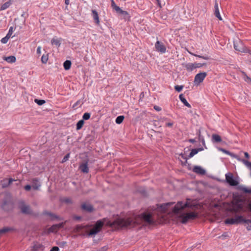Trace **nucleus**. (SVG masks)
<instances>
[{
  "label": "nucleus",
  "instance_id": "14",
  "mask_svg": "<svg viewBox=\"0 0 251 251\" xmlns=\"http://www.w3.org/2000/svg\"><path fill=\"white\" fill-rule=\"evenodd\" d=\"M32 247L33 248V250H35L36 251L39 250L43 251L44 249V246L38 242H34L33 245Z\"/></svg>",
  "mask_w": 251,
  "mask_h": 251
},
{
  "label": "nucleus",
  "instance_id": "2",
  "mask_svg": "<svg viewBox=\"0 0 251 251\" xmlns=\"http://www.w3.org/2000/svg\"><path fill=\"white\" fill-rule=\"evenodd\" d=\"M18 208L22 213L25 215H34V213L29 205L25 204L24 201H20L18 202Z\"/></svg>",
  "mask_w": 251,
  "mask_h": 251
},
{
  "label": "nucleus",
  "instance_id": "38",
  "mask_svg": "<svg viewBox=\"0 0 251 251\" xmlns=\"http://www.w3.org/2000/svg\"><path fill=\"white\" fill-rule=\"evenodd\" d=\"M51 43L52 44H55L56 46L59 47L60 46V41L58 39H55L54 38H53L51 41Z\"/></svg>",
  "mask_w": 251,
  "mask_h": 251
},
{
  "label": "nucleus",
  "instance_id": "8",
  "mask_svg": "<svg viewBox=\"0 0 251 251\" xmlns=\"http://www.w3.org/2000/svg\"><path fill=\"white\" fill-rule=\"evenodd\" d=\"M234 48L236 50H238L240 52H249L251 54V50H250L248 49H245L241 44L238 45V44H234Z\"/></svg>",
  "mask_w": 251,
  "mask_h": 251
},
{
  "label": "nucleus",
  "instance_id": "59",
  "mask_svg": "<svg viewBox=\"0 0 251 251\" xmlns=\"http://www.w3.org/2000/svg\"><path fill=\"white\" fill-rule=\"evenodd\" d=\"M245 81L248 83L251 82V78L248 76H246Z\"/></svg>",
  "mask_w": 251,
  "mask_h": 251
},
{
  "label": "nucleus",
  "instance_id": "13",
  "mask_svg": "<svg viewBox=\"0 0 251 251\" xmlns=\"http://www.w3.org/2000/svg\"><path fill=\"white\" fill-rule=\"evenodd\" d=\"M214 14L215 16L219 20H222V18L220 15L219 7H218V4L217 2V1L215 0V5H214Z\"/></svg>",
  "mask_w": 251,
  "mask_h": 251
},
{
  "label": "nucleus",
  "instance_id": "34",
  "mask_svg": "<svg viewBox=\"0 0 251 251\" xmlns=\"http://www.w3.org/2000/svg\"><path fill=\"white\" fill-rule=\"evenodd\" d=\"M120 14L123 15L124 16V18L126 20L129 18V14L128 12L126 11L123 10L121 9V10L119 12Z\"/></svg>",
  "mask_w": 251,
  "mask_h": 251
},
{
  "label": "nucleus",
  "instance_id": "48",
  "mask_svg": "<svg viewBox=\"0 0 251 251\" xmlns=\"http://www.w3.org/2000/svg\"><path fill=\"white\" fill-rule=\"evenodd\" d=\"M193 55L195 56H197V57H198L199 58H202V59H205V60H208L209 59V57L207 56H201V55H197V54H192Z\"/></svg>",
  "mask_w": 251,
  "mask_h": 251
},
{
  "label": "nucleus",
  "instance_id": "62",
  "mask_svg": "<svg viewBox=\"0 0 251 251\" xmlns=\"http://www.w3.org/2000/svg\"><path fill=\"white\" fill-rule=\"evenodd\" d=\"M47 232H48V230H44L41 233L42 235L44 236V235L49 234L50 233H48Z\"/></svg>",
  "mask_w": 251,
  "mask_h": 251
},
{
  "label": "nucleus",
  "instance_id": "18",
  "mask_svg": "<svg viewBox=\"0 0 251 251\" xmlns=\"http://www.w3.org/2000/svg\"><path fill=\"white\" fill-rule=\"evenodd\" d=\"M41 185L37 178H34L32 182V187L34 190H37L39 189Z\"/></svg>",
  "mask_w": 251,
  "mask_h": 251
},
{
  "label": "nucleus",
  "instance_id": "39",
  "mask_svg": "<svg viewBox=\"0 0 251 251\" xmlns=\"http://www.w3.org/2000/svg\"><path fill=\"white\" fill-rule=\"evenodd\" d=\"M34 101L38 104L39 105H42L43 104H44L46 101L45 100H38V99H35Z\"/></svg>",
  "mask_w": 251,
  "mask_h": 251
},
{
  "label": "nucleus",
  "instance_id": "24",
  "mask_svg": "<svg viewBox=\"0 0 251 251\" xmlns=\"http://www.w3.org/2000/svg\"><path fill=\"white\" fill-rule=\"evenodd\" d=\"M187 71H192L194 69H196L195 63H189L184 65Z\"/></svg>",
  "mask_w": 251,
  "mask_h": 251
},
{
  "label": "nucleus",
  "instance_id": "63",
  "mask_svg": "<svg viewBox=\"0 0 251 251\" xmlns=\"http://www.w3.org/2000/svg\"><path fill=\"white\" fill-rule=\"evenodd\" d=\"M174 125L173 122H170L166 124V126L171 127Z\"/></svg>",
  "mask_w": 251,
  "mask_h": 251
},
{
  "label": "nucleus",
  "instance_id": "25",
  "mask_svg": "<svg viewBox=\"0 0 251 251\" xmlns=\"http://www.w3.org/2000/svg\"><path fill=\"white\" fill-rule=\"evenodd\" d=\"M100 231V230H99V229H98L97 227L94 226L90 231L88 233V235L89 236H92L93 235H96Z\"/></svg>",
  "mask_w": 251,
  "mask_h": 251
},
{
  "label": "nucleus",
  "instance_id": "1",
  "mask_svg": "<svg viewBox=\"0 0 251 251\" xmlns=\"http://www.w3.org/2000/svg\"><path fill=\"white\" fill-rule=\"evenodd\" d=\"M174 202H169L161 204H156L152 206L150 210H148L140 214H133L132 216L126 218H118L115 220L111 226L118 229L122 228H133L140 225H151L155 223L153 216L157 214H167L169 215H177L181 222L186 224L189 220H193L198 217V214L195 212H183L185 208H189L193 209L196 205L193 203L189 199L186 201H178L173 206Z\"/></svg>",
  "mask_w": 251,
  "mask_h": 251
},
{
  "label": "nucleus",
  "instance_id": "54",
  "mask_svg": "<svg viewBox=\"0 0 251 251\" xmlns=\"http://www.w3.org/2000/svg\"><path fill=\"white\" fill-rule=\"evenodd\" d=\"M59 249L58 247H53L50 250V251H59Z\"/></svg>",
  "mask_w": 251,
  "mask_h": 251
},
{
  "label": "nucleus",
  "instance_id": "44",
  "mask_svg": "<svg viewBox=\"0 0 251 251\" xmlns=\"http://www.w3.org/2000/svg\"><path fill=\"white\" fill-rule=\"evenodd\" d=\"M179 156H181L182 158L185 159V162L187 163V160L189 159L188 156L185 155V153H181L179 154Z\"/></svg>",
  "mask_w": 251,
  "mask_h": 251
},
{
  "label": "nucleus",
  "instance_id": "37",
  "mask_svg": "<svg viewBox=\"0 0 251 251\" xmlns=\"http://www.w3.org/2000/svg\"><path fill=\"white\" fill-rule=\"evenodd\" d=\"M62 201L67 204H72L73 203L72 200L69 198H64Z\"/></svg>",
  "mask_w": 251,
  "mask_h": 251
},
{
  "label": "nucleus",
  "instance_id": "61",
  "mask_svg": "<svg viewBox=\"0 0 251 251\" xmlns=\"http://www.w3.org/2000/svg\"><path fill=\"white\" fill-rule=\"evenodd\" d=\"M41 47H38L37 49V53L39 54H41Z\"/></svg>",
  "mask_w": 251,
  "mask_h": 251
},
{
  "label": "nucleus",
  "instance_id": "9",
  "mask_svg": "<svg viewBox=\"0 0 251 251\" xmlns=\"http://www.w3.org/2000/svg\"><path fill=\"white\" fill-rule=\"evenodd\" d=\"M193 171L197 174L201 175H204L206 173L205 170L199 166H195L193 169Z\"/></svg>",
  "mask_w": 251,
  "mask_h": 251
},
{
  "label": "nucleus",
  "instance_id": "51",
  "mask_svg": "<svg viewBox=\"0 0 251 251\" xmlns=\"http://www.w3.org/2000/svg\"><path fill=\"white\" fill-rule=\"evenodd\" d=\"M66 244L67 242L66 241H61L58 243V245L60 247H64L66 245Z\"/></svg>",
  "mask_w": 251,
  "mask_h": 251
},
{
  "label": "nucleus",
  "instance_id": "47",
  "mask_svg": "<svg viewBox=\"0 0 251 251\" xmlns=\"http://www.w3.org/2000/svg\"><path fill=\"white\" fill-rule=\"evenodd\" d=\"M183 88V86L182 85H176L175 86V89L177 92H180Z\"/></svg>",
  "mask_w": 251,
  "mask_h": 251
},
{
  "label": "nucleus",
  "instance_id": "21",
  "mask_svg": "<svg viewBox=\"0 0 251 251\" xmlns=\"http://www.w3.org/2000/svg\"><path fill=\"white\" fill-rule=\"evenodd\" d=\"M43 214L45 215L49 216L50 217L51 220L58 219L59 218L58 216L48 211H45L43 212Z\"/></svg>",
  "mask_w": 251,
  "mask_h": 251
},
{
  "label": "nucleus",
  "instance_id": "7",
  "mask_svg": "<svg viewBox=\"0 0 251 251\" xmlns=\"http://www.w3.org/2000/svg\"><path fill=\"white\" fill-rule=\"evenodd\" d=\"M155 47L156 50L158 52H160L162 53H165L166 52V48L165 46L163 45V44L162 42L159 41H157L156 42L155 44Z\"/></svg>",
  "mask_w": 251,
  "mask_h": 251
},
{
  "label": "nucleus",
  "instance_id": "40",
  "mask_svg": "<svg viewBox=\"0 0 251 251\" xmlns=\"http://www.w3.org/2000/svg\"><path fill=\"white\" fill-rule=\"evenodd\" d=\"M14 181H15V180L12 179V178H9L8 181H7V185H4V184H2V187L3 188H5V187H8V186H9L12 183V182H13Z\"/></svg>",
  "mask_w": 251,
  "mask_h": 251
},
{
  "label": "nucleus",
  "instance_id": "52",
  "mask_svg": "<svg viewBox=\"0 0 251 251\" xmlns=\"http://www.w3.org/2000/svg\"><path fill=\"white\" fill-rule=\"evenodd\" d=\"M12 33H13V27H10L9 29L8 32L6 36H8L9 38H10Z\"/></svg>",
  "mask_w": 251,
  "mask_h": 251
},
{
  "label": "nucleus",
  "instance_id": "4",
  "mask_svg": "<svg viewBox=\"0 0 251 251\" xmlns=\"http://www.w3.org/2000/svg\"><path fill=\"white\" fill-rule=\"evenodd\" d=\"M207 76V73L206 72L200 73L197 74L194 78V83L198 85L201 83L205 77Z\"/></svg>",
  "mask_w": 251,
  "mask_h": 251
},
{
  "label": "nucleus",
  "instance_id": "60",
  "mask_svg": "<svg viewBox=\"0 0 251 251\" xmlns=\"http://www.w3.org/2000/svg\"><path fill=\"white\" fill-rule=\"evenodd\" d=\"M74 219L76 220H79L81 219V217L80 216H75Z\"/></svg>",
  "mask_w": 251,
  "mask_h": 251
},
{
  "label": "nucleus",
  "instance_id": "49",
  "mask_svg": "<svg viewBox=\"0 0 251 251\" xmlns=\"http://www.w3.org/2000/svg\"><path fill=\"white\" fill-rule=\"evenodd\" d=\"M69 157H70V153H68L67 154H66L65 156L64 157V158L62 159V162L63 163V162H66L67 160H68L69 159Z\"/></svg>",
  "mask_w": 251,
  "mask_h": 251
},
{
  "label": "nucleus",
  "instance_id": "22",
  "mask_svg": "<svg viewBox=\"0 0 251 251\" xmlns=\"http://www.w3.org/2000/svg\"><path fill=\"white\" fill-rule=\"evenodd\" d=\"M92 16H93V19L95 20V22L97 25H99V23H100V21H99V17L98 12L95 10H92Z\"/></svg>",
  "mask_w": 251,
  "mask_h": 251
},
{
  "label": "nucleus",
  "instance_id": "41",
  "mask_svg": "<svg viewBox=\"0 0 251 251\" xmlns=\"http://www.w3.org/2000/svg\"><path fill=\"white\" fill-rule=\"evenodd\" d=\"M247 225V228L248 230H251V220L247 219L246 222L245 223Z\"/></svg>",
  "mask_w": 251,
  "mask_h": 251
},
{
  "label": "nucleus",
  "instance_id": "55",
  "mask_svg": "<svg viewBox=\"0 0 251 251\" xmlns=\"http://www.w3.org/2000/svg\"><path fill=\"white\" fill-rule=\"evenodd\" d=\"M80 103V100H77L75 103L73 105V108H75Z\"/></svg>",
  "mask_w": 251,
  "mask_h": 251
},
{
  "label": "nucleus",
  "instance_id": "26",
  "mask_svg": "<svg viewBox=\"0 0 251 251\" xmlns=\"http://www.w3.org/2000/svg\"><path fill=\"white\" fill-rule=\"evenodd\" d=\"M11 4V0H9L1 5V6L0 8V10L1 11L7 9V8H8Z\"/></svg>",
  "mask_w": 251,
  "mask_h": 251
},
{
  "label": "nucleus",
  "instance_id": "12",
  "mask_svg": "<svg viewBox=\"0 0 251 251\" xmlns=\"http://www.w3.org/2000/svg\"><path fill=\"white\" fill-rule=\"evenodd\" d=\"M79 169L83 173H88L89 172V168L88 167V162L81 164L79 167Z\"/></svg>",
  "mask_w": 251,
  "mask_h": 251
},
{
  "label": "nucleus",
  "instance_id": "46",
  "mask_svg": "<svg viewBox=\"0 0 251 251\" xmlns=\"http://www.w3.org/2000/svg\"><path fill=\"white\" fill-rule=\"evenodd\" d=\"M9 37L8 36H6L3 38H2L1 40V42L3 44H6L7 43L8 40L9 39Z\"/></svg>",
  "mask_w": 251,
  "mask_h": 251
},
{
  "label": "nucleus",
  "instance_id": "45",
  "mask_svg": "<svg viewBox=\"0 0 251 251\" xmlns=\"http://www.w3.org/2000/svg\"><path fill=\"white\" fill-rule=\"evenodd\" d=\"M199 139L200 140H201V143H202V144L203 145V146L204 147L205 149H207V147L205 145V141H204V139L203 137H201V132L200 131H199Z\"/></svg>",
  "mask_w": 251,
  "mask_h": 251
},
{
  "label": "nucleus",
  "instance_id": "11",
  "mask_svg": "<svg viewBox=\"0 0 251 251\" xmlns=\"http://www.w3.org/2000/svg\"><path fill=\"white\" fill-rule=\"evenodd\" d=\"M237 189L242 192H243L245 194H249L251 195V188H248L246 187H245L243 185H238L237 187Z\"/></svg>",
  "mask_w": 251,
  "mask_h": 251
},
{
  "label": "nucleus",
  "instance_id": "6",
  "mask_svg": "<svg viewBox=\"0 0 251 251\" xmlns=\"http://www.w3.org/2000/svg\"><path fill=\"white\" fill-rule=\"evenodd\" d=\"M1 207L4 211H9L13 209V205L11 201L5 200L2 202Z\"/></svg>",
  "mask_w": 251,
  "mask_h": 251
},
{
  "label": "nucleus",
  "instance_id": "42",
  "mask_svg": "<svg viewBox=\"0 0 251 251\" xmlns=\"http://www.w3.org/2000/svg\"><path fill=\"white\" fill-rule=\"evenodd\" d=\"M90 115H91L90 113H87V112L85 113L83 115V117H82L83 119L82 120H83V121L89 120L90 118Z\"/></svg>",
  "mask_w": 251,
  "mask_h": 251
},
{
  "label": "nucleus",
  "instance_id": "58",
  "mask_svg": "<svg viewBox=\"0 0 251 251\" xmlns=\"http://www.w3.org/2000/svg\"><path fill=\"white\" fill-rule=\"evenodd\" d=\"M153 108L155 110L157 111H160L161 110V108L159 106L157 105H154Z\"/></svg>",
  "mask_w": 251,
  "mask_h": 251
},
{
  "label": "nucleus",
  "instance_id": "23",
  "mask_svg": "<svg viewBox=\"0 0 251 251\" xmlns=\"http://www.w3.org/2000/svg\"><path fill=\"white\" fill-rule=\"evenodd\" d=\"M179 98L181 101L184 104V105L189 108L191 107V105L187 102L182 94L179 95Z\"/></svg>",
  "mask_w": 251,
  "mask_h": 251
},
{
  "label": "nucleus",
  "instance_id": "17",
  "mask_svg": "<svg viewBox=\"0 0 251 251\" xmlns=\"http://www.w3.org/2000/svg\"><path fill=\"white\" fill-rule=\"evenodd\" d=\"M203 150V148H199L198 149H192L190 152L189 154L188 155L189 159L194 156L195 154H197L199 151H202Z\"/></svg>",
  "mask_w": 251,
  "mask_h": 251
},
{
  "label": "nucleus",
  "instance_id": "43",
  "mask_svg": "<svg viewBox=\"0 0 251 251\" xmlns=\"http://www.w3.org/2000/svg\"><path fill=\"white\" fill-rule=\"evenodd\" d=\"M84 228V226L82 225H77L75 227V230L76 232H80Z\"/></svg>",
  "mask_w": 251,
  "mask_h": 251
},
{
  "label": "nucleus",
  "instance_id": "29",
  "mask_svg": "<svg viewBox=\"0 0 251 251\" xmlns=\"http://www.w3.org/2000/svg\"><path fill=\"white\" fill-rule=\"evenodd\" d=\"M71 61L70 60H67L63 63V66L64 69L66 70H68L70 69L71 66Z\"/></svg>",
  "mask_w": 251,
  "mask_h": 251
},
{
  "label": "nucleus",
  "instance_id": "16",
  "mask_svg": "<svg viewBox=\"0 0 251 251\" xmlns=\"http://www.w3.org/2000/svg\"><path fill=\"white\" fill-rule=\"evenodd\" d=\"M218 150L219 151H222L223 152L230 155L231 157H233L234 158H235L237 159L238 160H239V159H241L240 158H238V156L237 155H236V154H234V153L229 151L227 150H226L225 149L219 148H218Z\"/></svg>",
  "mask_w": 251,
  "mask_h": 251
},
{
  "label": "nucleus",
  "instance_id": "27",
  "mask_svg": "<svg viewBox=\"0 0 251 251\" xmlns=\"http://www.w3.org/2000/svg\"><path fill=\"white\" fill-rule=\"evenodd\" d=\"M104 225V222L103 221L101 220H98L96 224H95L94 226L97 227L98 229H99V230L100 231L101 228L102 227V226Z\"/></svg>",
  "mask_w": 251,
  "mask_h": 251
},
{
  "label": "nucleus",
  "instance_id": "15",
  "mask_svg": "<svg viewBox=\"0 0 251 251\" xmlns=\"http://www.w3.org/2000/svg\"><path fill=\"white\" fill-rule=\"evenodd\" d=\"M211 141L213 143H218L221 142L222 140L218 134H213L211 136Z\"/></svg>",
  "mask_w": 251,
  "mask_h": 251
},
{
  "label": "nucleus",
  "instance_id": "28",
  "mask_svg": "<svg viewBox=\"0 0 251 251\" xmlns=\"http://www.w3.org/2000/svg\"><path fill=\"white\" fill-rule=\"evenodd\" d=\"M225 222L226 224L236 225V222L235 221V217L231 218H227L225 221Z\"/></svg>",
  "mask_w": 251,
  "mask_h": 251
},
{
  "label": "nucleus",
  "instance_id": "19",
  "mask_svg": "<svg viewBox=\"0 0 251 251\" xmlns=\"http://www.w3.org/2000/svg\"><path fill=\"white\" fill-rule=\"evenodd\" d=\"M236 225L244 223H245L247 219H246L242 215H237L235 217Z\"/></svg>",
  "mask_w": 251,
  "mask_h": 251
},
{
  "label": "nucleus",
  "instance_id": "57",
  "mask_svg": "<svg viewBox=\"0 0 251 251\" xmlns=\"http://www.w3.org/2000/svg\"><path fill=\"white\" fill-rule=\"evenodd\" d=\"M56 226V227H57V229L62 228L63 227V223H59L58 224L55 225Z\"/></svg>",
  "mask_w": 251,
  "mask_h": 251
},
{
  "label": "nucleus",
  "instance_id": "64",
  "mask_svg": "<svg viewBox=\"0 0 251 251\" xmlns=\"http://www.w3.org/2000/svg\"><path fill=\"white\" fill-rule=\"evenodd\" d=\"M244 155L246 158H249L250 155L247 152H244Z\"/></svg>",
  "mask_w": 251,
  "mask_h": 251
},
{
  "label": "nucleus",
  "instance_id": "5",
  "mask_svg": "<svg viewBox=\"0 0 251 251\" xmlns=\"http://www.w3.org/2000/svg\"><path fill=\"white\" fill-rule=\"evenodd\" d=\"M81 209L85 212L91 213L94 210L93 205L89 203L83 202L81 205Z\"/></svg>",
  "mask_w": 251,
  "mask_h": 251
},
{
  "label": "nucleus",
  "instance_id": "50",
  "mask_svg": "<svg viewBox=\"0 0 251 251\" xmlns=\"http://www.w3.org/2000/svg\"><path fill=\"white\" fill-rule=\"evenodd\" d=\"M206 65V63H195V66H196V68H201L203 66H205Z\"/></svg>",
  "mask_w": 251,
  "mask_h": 251
},
{
  "label": "nucleus",
  "instance_id": "56",
  "mask_svg": "<svg viewBox=\"0 0 251 251\" xmlns=\"http://www.w3.org/2000/svg\"><path fill=\"white\" fill-rule=\"evenodd\" d=\"M247 208L248 210L251 212V201L249 202L247 204Z\"/></svg>",
  "mask_w": 251,
  "mask_h": 251
},
{
  "label": "nucleus",
  "instance_id": "32",
  "mask_svg": "<svg viewBox=\"0 0 251 251\" xmlns=\"http://www.w3.org/2000/svg\"><path fill=\"white\" fill-rule=\"evenodd\" d=\"M84 122L83 120H79L76 124V129L77 130H80L83 126Z\"/></svg>",
  "mask_w": 251,
  "mask_h": 251
},
{
  "label": "nucleus",
  "instance_id": "36",
  "mask_svg": "<svg viewBox=\"0 0 251 251\" xmlns=\"http://www.w3.org/2000/svg\"><path fill=\"white\" fill-rule=\"evenodd\" d=\"M48 60V54H43L41 57V61L43 63L46 64Z\"/></svg>",
  "mask_w": 251,
  "mask_h": 251
},
{
  "label": "nucleus",
  "instance_id": "3",
  "mask_svg": "<svg viewBox=\"0 0 251 251\" xmlns=\"http://www.w3.org/2000/svg\"><path fill=\"white\" fill-rule=\"evenodd\" d=\"M226 180L227 183L231 186H238L239 182L233 176L231 173H228L226 175Z\"/></svg>",
  "mask_w": 251,
  "mask_h": 251
},
{
  "label": "nucleus",
  "instance_id": "53",
  "mask_svg": "<svg viewBox=\"0 0 251 251\" xmlns=\"http://www.w3.org/2000/svg\"><path fill=\"white\" fill-rule=\"evenodd\" d=\"M31 188V186L30 185H26L24 187V189L26 191H29Z\"/></svg>",
  "mask_w": 251,
  "mask_h": 251
},
{
  "label": "nucleus",
  "instance_id": "30",
  "mask_svg": "<svg viewBox=\"0 0 251 251\" xmlns=\"http://www.w3.org/2000/svg\"><path fill=\"white\" fill-rule=\"evenodd\" d=\"M5 60L8 63H14L16 61V57L14 56H9L6 57Z\"/></svg>",
  "mask_w": 251,
  "mask_h": 251
},
{
  "label": "nucleus",
  "instance_id": "31",
  "mask_svg": "<svg viewBox=\"0 0 251 251\" xmlns=\"http://www.w3.org/2000/svg\"><path fill=\"white\" fill-rule=\"evenodd\" d=\"M58 229L56 226L55 225H52L48 229V233H53L57 232Z\"/></svg>",
  "mask_w": 251,
  "mask_h": 251
},
{
  "label": "nucleus",
  "instance_id": "33",
  "mask_svg": "<svg viewBox=\"0 0 251 251\" xmlns=\"http://www.w3.org/2000/svg\"><path fill=\"white\" fill-rule=\"evenodd\" d=\"M111 6L113 9L115 10V11L117 12H119L121 10V8L117 6L113 0H111Z\"/></svg>",
  "mask_w": 251,
  "mask_h": 251
},
{
  "label": "nucleus",
  "instance_id": "10",
  "mask_svg": "<svg viewBox=\"0 0 251 251\" xmlns=\"http://www.w3.org/2000/svg\"><path fill=\"white\" fill-rule=\"evenodd\" d=\"M243 210V205L242 203L236 202L232 208V210L235 213H238Z\"/></svg>",
  "mask_w": 251,
  "mask_h": 251
},
{
  "label": "nucleus",
  "instance_id": "20",
  "mask_svg": "<svg viewBox=\"0 0 251 251\" xmlns=\"http://www.w3.org/2000/svg\"><path fill=\"white\" fill-rule=\"evenodd\" d=\"M16 229L13 227H4L0 229V235L7 232L15 231Z\"/></svg>",
  "mask_w": 251,
  "mask_h": 251
},
{
  "label": "nucleus",
  "instance_id": "35",
  "mask_svg": "<svg viewBox=\"0 0 251 251\" xmlns=\"http://www.w3.org/2000/svg\"><path fill=\"white\" fill-rule=\"evenodd\" d=\"M124 118V116H119L116 118L115 122L117 124H120L123 122Z\"/></svg>",
  "mask_w": 251,
  "mask_h": 251
}]
</instances>
